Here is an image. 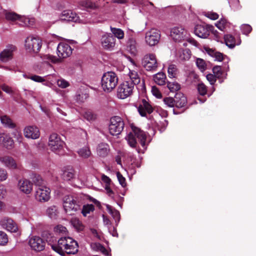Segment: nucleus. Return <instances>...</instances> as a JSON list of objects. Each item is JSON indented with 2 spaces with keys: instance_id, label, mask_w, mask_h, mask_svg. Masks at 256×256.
Masks as SVG:
<instances>
[{
  "instance_id": "obj_6",
  "label": "nucleus",
  "mask_w": 256,
  "mask_h": 256,
  "mask_svg": "<svg viewBox=\"0 0 256 256\" xmlns=\"http://www.w3.org/2000/svg\"><path fill=\"white\" fill-rule=\"evenodd\" d=\"M142 65L147 71H156L158 68L156 56L152 54H146L142 59Z\"/></svg>"
},
{
  "instance_id": "obj_58",
  "label": "nucleus",
  "mask_w": 256,
  "mask_h": 256,
  "mask_svg": "<svg viewBox=\"0 0 256 256\" xmlns=\"http://www.w3.org/2000/svg\"><path fill=\"white\" fill-rule=\"evenodd\" d=\"M84 118L87 120L88 121H92L96 118L95 116L90 111L85 112L84 114Z\"/></svg>"
},
{
  "instance_id": "obj_36",
  "label": "nucleus",
  "mask_w": 256,
  "mask_h": 256,
  "mask_svg": "<svg viewBox=\"0 0 256 256\" xmlns=\"http://www.w3.org/2000/svg\"><path fill=\"white\" fill-rule=\"evenodd\" d=\"M91 246L92 248L95 251H100L104 255L108 256L109 254V252L106 250V249L102 244L100 243L96 242L92 244H91Z\"/></svg>"
},
{
  "instance_id": "obj_56",
  "label": "nucleus",
  "mask_w": 256,
  "mask_h": 256,
  "mask_svg": "<svg viewBox=\"0 0 256 256\" xmlns=\"http://www.w3.org/2000/svg\"><path fill=\"white\" fill-rule=\"evenodd\" d=\"M58 86L62 88H66L69 86L68 82L64 79H60L57 81Z\"/></svg>"
},
{
  "instance_id": "obj_63",
  "label": "nucleus",
  "mask_w": 256,
  "mask_h": 256,
  "mask_svg": "<svg viewBox=\"0 0 256 256\" xmlns=\"http://www.w3.org/2000/svg\"><path fill=\"white\" fill-rule=\"evenodd\" d=\"M7 172L6 171L3 169L0 168V181H4L7 178Z\"/></svg>"
},
{
  "instance_id": "obj_16",
  "label": "nucleus",
  "mask_w": 256,
  "mask_h": 256,
  "mask_svg": "<svg viewBox=\"0 0 256 256\" xmlns=\"http://www.w3.org/2000/svg\"><path fill=\"white\" fill-rule=\"evenodd\" d=\"M60 18L62 20H65L72 22H83V20H81L78 16L70 10H64L60 15Z\"/></svg>"
},
{
  "instance_id": "obj_33",
  "label": "nucleus",
  "mask_w": 256,
  "mask_h": 256,
  "mask_svg": "<svg viewBox=\"0 0 256 256\" xmlns=\"http://www.w3.org/2000/svg\"><path fill=\"white\" fill-rule=\"evenodd\" d=\"M80 5L83 8L86 9L87 10H94L99 7L97 4L92 2L90 0L82 1L80 2Z\"/></svg>"
},
{
  "instance_id": "obj_26",
  "label": "nucleus",
  "mask_w": 256,
  "mask_h": 256,
  "mask_svg": "<svg viewBox=\"0 0 256 256\" xmlns=\"http://www.w3.org/2000/svg\"><path fill=\"white\" fill-rule=\"evenodd\" d=\"M75 174L74 169L69 166L65 168V169L62 170V177L64 180L68 181L74 178Z\"/></svg>"
},
{
  "instance_id": "obj_64",
  "label": "nucleus",
  "mask_w": 256,
  "mask_h": 256,
  "mask_svg": "<svg viewBox=\"0 0 256 256\" xmlns=\"http://www.w3.org/2000/svg\"><path fill=\"white\" fill-rule=\"evenodd\" d=\"M216 76L212 74H207L206 79L210 82V84L212 85L216 81Z\"/></svg>"
},
{
  "instance_id": "obj_10",
  "label": "nucleus",
  "mask_w": 256,
  "mask_h": 256,
  "mask_svg": "<svg viewBox=\"0 0 256 256\" xmlns=\"http://www.w3.org/2000/svg\"><path fill=\"white\" fill-rule=\"evenodd\" d=\"M28 244L32 250L36 252H41L45 248L46 242L40 236H33L30 238Z\"/></svg>"
},
{
  "instance_id": "obj_2",
  "label": "nucleus",
  "mask_w": 256,
  "mask_h": 256,
  "mask_svg": "<svg viewBox=\"0 0 256 256\" xmlns=\"http://www.w3.org/2000/svg\"><path fill=\"white\" fill-rule=\"evenodd\" d=\"M64 212L69 215L81 210L82 202L80 196L78 195H66L62 199Z\"/></svg>"
},
{
  "instance_id": "obj_28",
  "label": "nucleus",
  "mask_w": 256,
  "mask_h": 256,
  "mask_svg": "<svg viewBox=\"0 0 256 256\" xmlns=\"http://www.w3.org/2000/svg\"><path fill=\"white\" fill-rule=\"evenodd\" d=\"M0 161L6 167L10 169L16 168V164L14 159L9 156H4L0 158Z\"/></svg>"
},
{
  "instance_id": "obj_22",
  "label": "nucleus",
  "mask_w": 256,
  "mask_h": 256,
  "mask_svg": "<svg viewBox=\"0 0 256 256\" xmlns=\"http://www.w3.org/2000/svg\"><path fill=\"white\" fill-rule=\"evenodd\" d=\"M67 242V237L61 238L58 241L57 244H51V248L61 256H64V250Z\"/></svg>"
},
{
  "instance_id": "obj_30",
  "label": "nucleus",
  "mask_w": 256,
  "mask_h": 256,
  "mask_svg": "<svg viewBox=\"0 0 256 256\" xmlns=\"http://www.w3.org/2000/svg\"><path fill=\"white\" fill-rule=\"evenodd\" d=\"M0 142H2L4 146L7 148H10L14 145V140L9 136L6 134L0 135Z\"/></svg>"
},
{
  "instance_id": "obj_59",
  "label": "nucleus",
  "mask_w": 256,
  "mask_h": 256,
  "mask_svg": "<svg viewBox=\"0 0 256 256\" xmlns=\"http://www.w3.org/2000/svg\"><path fill=\"white\" fill-rule=\"evenodd\" d=\"M212 54H214L213 57L215 58V60L221 62L224 60L222 54L219 52H215L213 50H210Z\"/></svg>"
},
{
  "instance_id": "obj_31",
  "label": "nucleus",
  "mask_w": 256,
  "mask_h": 256,
  "mask_svg": "<svg viewBox=\"0 0 256 256\" xmlns=\"http://www.w3.org/2000/svg\"><path fill=\"white\" fill-rule=\"evenodd\" d=\"M106 207L108 212L112 216L113 218L115 220L116 226H118V223L119 222L120 218V212L115 208H114L112 206H110L109 204H106Z\"/></svg>"
},
{
  "instance_id": "obj_29",
  "label": "nucleus",
  "mask_w": 256,
  "mask_h": 256,
  "mask_svg": "<svg viewBox=\"0 0 256 256\" xmlns=\"http://www.w3.org/2000/svg\"><path fill=\"white\" fill-rule=\"evenodd\" d=\"M0 120L3 126L7 128H14L16 125L13 122L12 119L6 115L0 116Z\"/></svg>"
},
{
  "instance_id": "obj_61",
  "label": "nucleus",
  "mask_w": 256,
  "mask_h": 256,
  "mask_svg": "<svg viewBox=\"0 0 256 256\" xmlns=\"http://www.w3.org/2000/svg\"><path fill=\"white\" fill-rule=\"evenodd\" d=\"M152 94L155 96L156 98H160L162 97V94L160 90L156 86H152Z\"/></svg>"
},
{
  "instance_id": "obj_35",
  "label": "nucleus",
  "mask_w": 256,
  "mask_h": 256,
  "mask_svg": "<svg viewBox=\"0 0 256 256\" xmlns=\"http://www.w3.org/2000/svg\"><path fill=\"white\" fill-rule=\"evenodd\" d=\"M224 38L226 46L229 48H232L235 46V39L232 34H226L224 36Z\"/></svg>"
},
{
  "instance_id": "obj_12",
  "label": "nucleus",
  "mask_w": 256,
  "mask_h": 256,
  "mask_svg": "<svg viewBox=\"0 0 256 256\" xmlns=\"http://www.w3.org/2000/svg\"><path fill=\"white\" fill-rule=\"evenodd\" d=\"M101 44L104 50H112L116 44V38L112 34H106L101 38Z\"/></svg>"
},
{
  "instance_id": "obj_52",
  "label": "nucleus",
  "mask_w": 256,
  "mask_h": 256,
  "mask_svg": "<svg viewBox=\"0 0 256 256\" xmlns=\"http://www.w3.org/2000/svg\"><path fill=\"white\" fill-rule=\"evenodd\" d=\"M8 242V238L6 234L2 231H0V245H5Z\"/></svg>"
},
{
  "instance_id": "obj_23",
  "label": "nucleus",
  "mask_w": 256,
  "mask_h": 256,
  "mask_svg": "<svg viewBox=\"0 0 256 256\" xmlns=\"http://www.w3.org/2000/svg\"><path fill=\"white\" fill-rule=\"evenodd\" d=\"M175 106L177 108H187V98L181 92H176L174 96Z\"/></svg>"
},
{
  "instance_id": "obj_9",
  "label": "nucleus",
  "mask_w": 256,
  "mask_h": 256,
  "mask_svg": "<svg viewBox=\"0 0 256 256\" xmlns=\"http://www.w3.org/2000/svg\"><path fill=\"white\" fill-rule=\"evenodd\" d=\"M160 38V34L156 29H151L146 33L145 40L150 46H154L159 42Z\"/></svg>"
},
{
  "instance_id": "obj_21",
  "label": "nucleus",
  "mask_w": 256,
  "mask_h": 256,
  "mask_svg": "<svg viewBox=\"0 0 256 256\" xmlns=\"http://www.w3.org/2000/svg\"><path fill=\"white\" fill-rule=\"evenodd\" d=\"M138 110L142 116H146V112L150 114L153 112V108L145 99H142L138 108Z\"/></svg>"
},
{
  "instance_id": "obj_18",
  "label": "nucleus",
  "mask_w": 256,
  "mask_h": 256,
  "mask_svg": "<svg viewBox=\"0 0 256 256\" xmlns=\"http://www.w3.org/2000/svg\"><path fill=\"white\" fill-rule=\"evenodd\" d=\"M67 242L66 248L64 250V254H74L78 252V246L76 241L70 237H67Z\"/></svg>"
},
{
  "instance_id": "obj_60",
  "label": "nucleus",
  "mask_w": 256,
  "mask_h": 256,
  "mask_svg": "<svg viewBox=\"0 0 256 256\" xmlns=\"http://www.w3.org/2000/svg\"><path fill=\"white\" fill-rule=\"evenodd\" d=\"M168 125V121L166 120H164L160 122V124L158 125V127L160 128V132H164L166 126Z\"/></svg>"
},
{
  "instance_id": "obj_39",
  "label": "nucleus",
  "mask_w": 256,
  "mask_h": 256,
  "mask_svg": "<svg viewBox=\"0 0 256 256\" xmlns=\"http://www.w3.org/2000/svg\"><path fill=\"white\" fill-rule=\"evenodd\" d=\"M78 153L80 156L84 158H88L91 154V152L88 146H84L80 149L78 151Z\"/></svg>"
},
{
  "instance_id": "obj_45",
  "label": "nucleus",
  "mask_w": 256,
  "mask_h": 256,
  "mask_svg": "<svg viewBox=\"0 0 256 256\" xmlns=\"http://www.w3.org/2000/svg\"><path fill=\"white\" fill-rule=\"evenodd\" d=\"M110 30L114 38L116 37L118 39L124 38V32L121 29L110 26Z\"/></svg>"
},
{
  "instance_id": "obj_11",
  "label": "nucleus",
  "mask_w": 256,
  "mask_h": 256,
  "mask_svg": "<svg viewBox=\"0 0 256 256\" xmlns=\"http://www.w3.org/2000/svg\"><path fill=\"white\" fill-rule=\"evenodd\" d=\"M214 28L212 26L208 24H197L194 32L196 35L202 38H206L210 35V32Z\"/></svg>"
},
{
  "instance_id": "obj_57",
  "label": "nucleus",
  "mask_w": 256,
  "mask_h": 256,
  "mask_svg": "<svg viewBox=\"0 0 256 256\" xmlns=\"http://www.w3.org/2000/svg\"><path fill=\"white\" fill-rule=\"evenodd\" d=\"M42 236L44 241L46 240L48 242L50 241L52 238V233L47 230H44L42 232Z\"/></svg>"
},
{
  "instance_id": "obj_47",
  "label": "nucleus",
  "mask_w": 256,
  "mask_h": 256,
  "mask_svg": "<svg viewBox=\"0 0 256 256\" xmlns=\"http://www.w3.org/2000/svg\"><path fill=\"white\" fill-rule=\"evenodd\" d=\"M212 72L215 76L218 78H223V72L220 66H216L212 68Z\"/></svg>"
},
{
  "instance_id": "obj_1",
  "label": "nucleus",
  "mask_w": 256,
  "mask_h": 256,
  "mask_svg": "<svg viewBox=\"0 0 256 256\" xmlns=\"http://www.w3.org/2000/svg\"><path fill=\"white\" fill-rule=\"evenodd\" d=\"M132 132L128 134L126 137V140L130 147L136 148L138 152L140 153V150L138 147V142L146 150V136L144 131L136 127L132 126Z\"/></svg>"
},
{
  "instance_id": "obj_8",
  "label": "nucleus",
  "mask_w": 256,
  "mask_h": 256,
  "mask_svg": "<svg viewBox=\"0 0 256 256\" xmlns=\"http://www.w3.org/2000/svg\"><path fill=\"white\" fill-rule=\"evenodd\" d=\"M25 47L29 52H38L42 47L41 41L33 36H28L25 40Z\"/></svg>"
},
{
  "instance_id": "obj_27",
  "label": "nucleus",
  "mask_w": 256,
  "mask_h": 256,
  "mask_svg": "<svg viewBox=\"0 0 256 256\" xmlns=\"http://www.w3.org/2000/svg\"><path fill=\"white\" fill-rule=\"evenodd\" d=\"M96 151L100 156L106 157L110 151L109 146L105 142L100 143L97 146Z\"/></svg>"
},
{
  "instance_id": "obj_62",
  "label": "nucleus",
  "mask_w": 256,
  "mask_h": 256,
  "mask_svg": "<svg viewBox=\"0 0 256 256\" xmlns=\"http://www.w3.org/2000/svg\"><path fill=\"white\" fill-rule=\"evenodd\" d=\"M113 200L116 202V204L122 208V202L124 200V198L120 196H114L112 198Z\"/></svg>"
},
{
  "instance_id": "obj_40",
  "label": "nucleus",
  "mask_w": 256,
  "mask_h": 256,
  "mask_svg": "<svg viewBox=\"0 0 256 256\" xmlns=\"http://www.w3.org/2000/svg\"><path fill=\"white\" fill-rule=\"evenodd\" d=\"M71 223L74 228L78 231L81 232L84 230V226L82 222L78 218H73Z\"/></svg>"
},
{
  "instance_id": "obj_49",
  "label": "nucleus",
  "mask_w": 256,
  "mask_h": 256,
  "mask_svg": "<svg viewBox=\"0 0 256 256\" xmlns=\"http://www.w3.org/2000/svg\"><path fill=\"white\" fill-rule=\"evenodd\" d=\"M240 30L243 34L248 35L251 32L252 28L250 24H242L240 26Z\"/></svg>"
},
{
  "instance_id": "obj_20",
  "label": "nucleus",
  "mask_w": 256,
  "mask_h": 256,
  "mask_svg": "<svg viewBox=\"0 0 256 256\" xmlns=\"http://www.w3.org/2000/svg\"><path fill=\"white\" fill-rule=\"evenodd\" d=\"M4 16L6 20L8 21L14 22L16 20L23 22L24 24L28 26V23L30 24V20L26 18H22L20 15L14 12H8L7 10L4 11Z\"/></svg>"
},
{
  "instance_id": "obj_24",
  "label": "nucleus",
  "mask_w": 256,
  "mask_h": 256,
  "mask_svg": "<svg viewBox=\"0 0 256 256\" xmlns=\"http://www.w3.org/2000/svg\"><path fill=\"white\" fill-rule=\"evenodd\" d=\"M24 136L28 138L36 139L40 136V132L36 126H28L24 129Z\"/></svg>"
},
{
  "instance_id": "obj_41",
  "label": "nucleus",
  "mask_w": 256,
  "mask_h": 256,
  "mask_svg": "<svg viewBox=\"0 0 256 256\" xmlns=\"http://www.w3.org/2000/svg\"><path fill=\"white\" fill-rule=\"evenodd\" d=\"M32 179L34 184L36 186H38V188L44 186V180L40 175L35 174H32Z\"/></svg>"
},
{
  "instance_id": "obj_44",
  "label": "nucleus",
  "mask_w": 256,
  "mask_h": 256,
  "mask_svg": "<svg viewBox=\"0 0 256 256\" xmlns=\"http://www.w3.org/2000/svg\"><path fill=\"white\" fill-rule=\"evenodd\" d=\"M23 76L25 78L30 79L37 82H45V79L43 77L36 74L28 75L26 74H24Z\"/></svg>"
},
{
  "instance_id": "obj_51",
  "label": "nucleus",
  "mask_w": 256,
  "mask_h": 256,
  "mask_svg": "<svg viewBox=\"0 0 256 256\" xmlns=\"http://www.w3.org/2000/svg\"><path fill=\"white\" fill-rule=\"evenodd\" d=\"M164 102L169 107L172 108L175 106L174 98L167 97L164 98Z\"/></svg>"
},
{
  "instance_id": "obj_53",
  "label": "nucleus",
  "mask_w": 256,
  "mask_h": 256,
  "mask_svg": "<svg viewBox=\"0 0 256 256\" xmlns=\"http://www.w3.org/2000/svg\"><path fill=\"white\" fill-rule=\"evenodd\" d=\"M196 64L198 67L202 70H205L206 64L202 58H198L196 61Z\"/></svg>"
},
{
  "instance_id": "obj_5",
  "label": "nucleus",
  "mask_w": 256,
  "mask_h": 256,
  "mask_svg": "<svg viewBox=\"0 0 256 256\" xmlns=\"http://www.w3.org/2000/svg\"><path fill=\"white\" fill-rule=\"evenodd\" d=\"M124 123L122 118L114 116L110 118L108 126L110 133L112 136L120 134L124 130Z\"/></svg>"
},
{
  "instance_id": "obj_38",
  "label": "nucleus",
  "mask_w": 256,
  "mask_h": 256,
  "mask_svg": "<svg viewBox=\"0 0 256 256\" xmlns=\"http://www.w3.org/2000/svg\"><path fill=\"white\" fill-rule=\"evenodd\" d=\"M58 212L56 206H52L46 210V214L50 218H56Z\"/></svg>"
},
{
  "instance_id": "obj_55",
  "label": "nucleus",
  "mask_w": 256,
  "mask_h": 256,
  "mask_svg": "<svg viewBox=\"0 0 256 256\" xmlns=\"http://www.w3.org/2000/svg\"><path fill=\"white\" fill-rule=\"evenodd\" d=\"M204 16L212 20H216L218 18V14L214 12H208L204 14Z\"/></svg>"
},
{
  "instance_id": "obj_7",
  "label": "nucleus",
  "mask_w": 256,
  "mask_h": 256,
  "mask_svg": "<svg viewBox=\"0 0 256 256\" xmlns=\"http://www.w3.org/2000/svg\"><path fill=\"white\" fill-rule=\"evenodd\" d=\"M132 84L124 81L118 88V97L120 99H124L130 96L133 92L134 86Z\"/></svg>"
},
{
  "instance_id": "obj_14",
  "label": "nucleus",
  "mask_w": 256,
  "mask_h": 256,
  "mask_svg": "<svg viewBox=\"0 0 256 256\" xmlns=\"http://www.w3.org/2000/svg\"><path fill=\"white\" fill-rule=\"evenodd\" d=\"M50 189L45 186L38 188L36 192V198L40 202H46L50 198Z\"/></svg>"
},
{
  "instance_id": "obj_46",
  "label": "nucleus",
  "mask_w": 256,
  "mask_h": 256,
  "mask_svg": "<svg viewBox=\"0 0 256 256\" xmlns=\"http://www.w3.org/2000/svg\"><path fill=\"white\" fill-rule=\"evenodd\" d=\"M167 87L170 92L178 91L180 88V85L176 82H167Z\"/></svg>"
},
{
  "instance_id": "obj_48",
  "label": "nucleus",
  "mask_w": 256,
  "mask_h": 256,
  "mask_svg": "<svg viewBox=\"0 0 256 256\" xmlns=\"http://www.w3.org/2000/svg\"><path fill=\"white\" fill-rule=\"evenodd\" d=\"M176 70L177 68L176 65H170L168 70V76L170 78H174L176 74Z\"/></svg>"
},
{
  "instance_id": "obj_37",
  "label": "nucleus",
  "mask_w": 256,
  "mask_h": 256,
  "mask_svg": "<svg viewBox=\"0 0 256 256\" xmlns=\"http://www.w3.org/2000/svg\"><path fill=\"white\" fill-rule=\"evenodd\" d=\"M136 40L132 38L128 39L127 42V48H129L130 52L132 54H135L136 52Z\"/></svg>"
},
{
  "instance_id": "obj_13",
  "label": "nucleus",
  "mask_w": 256,
  "mask_h": 256,
  "mask_svg": "<svg viewBox=\"0 0 256 256\" xmlns=\"http://www.w3.org/2000/svg\"><path fill=\"white\" fill-rule=\"evenodd\" d=\"M186 31L180 26L174 27L170 30V36L176 42H180L186 38Z\"/></svg>"
},
{
  "instance_id": "obj_25",
  "label": "nucleus",
  "mask_w": 256,
  "mask_h": 256,
  "mask_svg": "<svg viewBox=\"0 0 256 256\" xmlns=\"http://www.w3.org/2000/svg\"><path fill=\"white\" fill-rule=\"evenodd\" d=\"M18 186L20 191L26 194H29L32 189V184L28 180H20Z\"/></svg>"
},
{
  "instance_id": "obj_19",
  "label": "nucleus",
  "mask_w": 256,
  "mask_h": 256,
  "mask_svg": "<svg viewBox=\"0 0 256 256\" xmlns=\"http://www.w3.org/2000/svg\"><path fill=\"white\" fill-rule=\"evenodd\" d=\"M57 52L60 58H66L71 55L72 49L69 44L60 42L57 46Z\"/></svg>"
},
{
  "instance_id": "obj_3",
  "label": "nucleus",
  "mask_w": 256,
  "mask_h": 256,
  "mask_svg": "<svg viewBox=\"0 0 256 256\" xmlns=\"http://www.w3.org/2000/svg\"><path fill=\"white\" fill-rule=\"evenodd\" d=\"M118 82L116 74L112 72L104 73L101 80V84L105 92H109L115 88Z\"/></svg>"
},
{
  "instance_id": "obj_4",
  "label": "nucleus",
  "mask_w": 256,
  "mask_h": 256,
  "mask_svg": "<svg viewBox=\"0 0 256 256\" xmlns=\"http://www.w3.org/2000/svg\"><path fill=\"white\" fill-rule=\"evenodd\" d=\"M65 144L60 136L56 133L52 134L48 139V146L52 151L58 154L64 153V147Z\"/></svg>"
},
{
  "instance_id": "obj_15",
  "label": "nucleus",
  "mask_w": 256,
  "mask_h": 256,
  "mask_svg": "<svg viewBox=\"0 0 256 256\" xmlns=\"http://www.w3.org/2000/svg\"><path fill=\"white\" fill-rule=\"evenodd\" d=\"M0 225L4 229L11 232H17L18 228L16 224L10 218L4 217L0 220Z\"/></svg>"
},
{
  "instance_id": "obj_43",
  "label": "nucleus",
  "mask_w": 256,
  "mask_h": 256,
  "mask_svg": "<svg viewBox=\"0 0 256 256\" xmlns=\"http://www.w3.org/2000/svg\"><path fill=\"white\" fill-rule=\"evenodd\" d=\"M94 210V207L92 204H84L82 206L81 212L84 216H86L88 214H90Z\"/></svg>"
},
{
  "instance_id": "obj_54",
  "label": "nucleus",
  "mask_w": 256,
  "mask_h": 256,
  "mask_svg": "<svg viewBox=\"0 0 256 256\" xmlns=\"http://www.w3.org/2000/svg\"><path fill=\"white\" fill-rule=\"evenodd\" d=\"M116 176L120 184L123 188L125 187L126 186V178L122 176V174L120 172H118L116 173Z\"/></svg>"
},
{
  "instance_id": "obj_42",
  "label": "nucleus",
  "mask_w": 256,
  "mask_h": 256,
  "mask_svg": "<svg viewBox=\"0 0 256 256\" xmlns=\"http://www.w3.org/2000/svg\"><path fill=\"white\" fill-rule=\"evenodd\" d=\"M197 89L200 96H204L207 94L208 97H210L212 95V94H207V87L203 83L198 84L197 86Z\"/></svg>"
},
{
  "instance_id": "obj_34",
  "label": "nucleus",
  "mask_w": 256,
  "mask_h": 256,
  "mask_svg": "<svg viewBox=\"0 0 256 256\" xmlns=\"http://www.w3.org/2000/svg\"><path fill=\"white\" fill-rule=\"evenodd\" d=\"M130 80L128 82L132 84L133 86H136L140 83V78L137 73L135 71H130L129 73Z\"/></svg>"
},
{
  "instance_id": "obj_50",
  "label": "nucleus",
  "mask_w": 256,
  "mask_h": 256,
  "mask_svg": "<svg viewBox=\"0 0 256 256\" xmlns=\"http://www.w3.org/2000/svg\"><path fill=\"white\" fill-rule=\"evenodd\" d=\"M229 4L234 10H237L240 8L239 0H230Z\"/></svg>"
},
{
  "instance_id": "obj_32",
  "label": "nucleus",
  "mask_w": 256,
  "mask_h": 256,
  "mask_svg": "<svg viewBox=\"0 0 256 256\" xmlns=\"http://www.w3.org/2000/svg\"><path fill=\"white\" fill-rule=\"evenodd\" d=\"M153 78L154 82L160 86L166 84V76L162 72H159L154 74Z\"/></svg>"
},
{
  "instance_id": "obj_17",
  "label": "nucleus",
  "mask_w": 256,
  "mask_h": 256,
  "mask_svg": "<svg viewBox=\"0 0 256 256\" xmlns=\"http://www.w3.org/2000/svg\"><path fill=\"white\" fill-rule=\"evenodd\" d=\"M16 48L12 44H8L6 48L0 53V60L4 62H8L12 58L13 52Z\"/></svg>"
}]
</instances>
